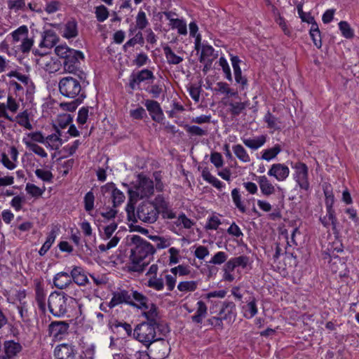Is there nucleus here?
Returning a JSON list of instances; mask_svg holds the SVG:
<instances>
[{
    "instance_id": "nucleus-23",
    "label": "nucleus",
    "mask_w": 359,
    "mask_h": 359,
    "mask_svg": "<svg viewBox=\"0 0 359 359\" xmlns=\"http://www.w3.org/2000/svg\"><path fill=\"white\" fill-rule=\"evenodd\" d=\"M62 36L67 39L75 38L78 35L77 23L69 20L61 27Z\"/></svg>"
},
{
    "instance_id": "nucleus-47",
    "label": "nucleus",
    "mask_w": 359,
    "mask_h": 359,
    "mask_svg": "<svg viewBox=\"0 0 359 359\" xmlns=\"http://www.w3.org/2000/svg\"><path fill=\"white\" fill-rule=\"evenodd\" d=\"M34 173L36 176L44 182L52 183L53 175L50 170H46L41 168L35 170Z\"/></svg>"
},
{
    "instance_id": "nucleus-10",
    "label": "nucleus",
    "mask_w": 359,
    "mask_h": 359,
    "mask_svg": "<svg viewBox=\"0 0 359 359\" xmlns=\"http://www.w3.org/2000/svg\"><path fill=\"white\" fill-rule=\"evenodd\" d=\"M53 355L55 359H75L78 349L72 344L62 343L55 347Z\"/></svg>"
},
{
    "instance_id": "nucleus-40",
    "label": "nucleus",
    "mask_w": 359,
    "mask_h": 359,
    "mask_svg": "<svg viewBox=\"0 0 359 359\" xmlns=\"http://www.w3.org/2000/svg\"><path fill=\"white\" fill-rule=\"evenodd\" d=\"M71 102H62L60 104V107L67 111H74L77 107L83 102L84 99L80 98H71Z\"/></svg>"
},
{
    "instance_id": "nucleus-27",
    "label": "nucleus",
    "mask_w": 359,
    "mask_h": 359,
    "mask_svg": "<svg viewBox=\"0 0 359 359\" xmlns=\"http://www.w3.org/2000/svg\"><path fill=\"white\" fill-rule=\"evenodd\" d=\"M42 37L43 39L39 44L40 47L52 48L58 41V37L51 29L43 32Z\"/></svg>"
},
{
    "instance_id": "nucleus-16",
    "label": "nucleus",
    "mask_w": 359,
    "mask_h": 359,
    "mask_svg": "<svg viewBox=\"0 0 359 359\" xmlns=\"http://www.w3.org/2000/svg\"><path fill=\"white\" fill-rule=\"evenodd\" d=\"M144 105L149 112V114L154 121L161 122L163 118V110L160 106V104L155 100H147Z\"/></svg>"
},
{
    "instance_id": "nucleus-19",
    "label": "nucleus",
    "mask_w": 359,
    "mask_h": 359,
    "mask_svg": "<svg viewBox=\"0 0 359 359\" xmlns=\"http://www.w3.org/2000/svg\"><path fill=\"white\" fill-rule=\"evenodd\" d=\"M22 345L13 340L5 341L4 343V351L5 353L4 356L6 357L7 359L13 358L22 351Z\"/></svg>"
},
{
    "instance_id": "nucleus-18",
    "label": "nucleus",
    "mask_w": 359,
    "mask_h": 359,
    "mask_svg": "<svg viewBox=\"0 0 359 359\" xmlns=\"http://www.w3.org/2000/svg\"><path fill=\"white\" fill-rule=\"evenodd\" d=\"M70 274L74 285L76 284L79 286H85L89 283L86 271L81 266H74Z\"/></svg>"
},
{
    "instance_id": "nucleus-48",
    "label": "nucleus",
    "mask_w": 359,
    "mask_h": 359,
    "mask_svg": "<svg viewBox=\"0 0 359 359\" xmlns=\"http://www.w3.org/2000/svg\"><path fill=\"white\" fill-rule=\"evenodd\" d=\"M247 309L245 311V317L247 318H252L254 317L258 312V309L257 307V302L255 297H252L251 300H250L247 304Z\"/></svg>"
},
{
    "instance_id": "nucleus-52",
    "label": "nucleus",
    "mask_w": 359,
    "mask_h": 359,
    "mask_svg": "<svg viewBox=\"0 0 359 359\" xmlns=\"http://www.w3.org/2000/svg\"><path fill=\"white\" fill-rule=\"evenodd\" d=\"M197 288V282L191 281H182L180 282L177 285V289L181 292H193Z\"/></svg>"
},
{
    "instance_id": "nucleus-62",
    "label": "nucleus",
    "mask_w": 359,
    "mask_h": 359,
    "mask_svg": "<svg viewBox=\"0 0 359 359\" xmlns=\"http://www.w3.org/2000/svg\"><path fill=\"white\" fill-rule=\"evenodd\" d=\"M34 44V40L27 36L23 38L22 43L19 46V50L23 53H27L30 51Z\"/></svg>"
},
{
    "instance_id": "nucleus-30",
    "label": "nucleus",
    "mask_w": 359,
    "mask_h": 359,
    "mask_svg": "<svg viewBox=\"0 0 359 359\" xmlns=\"http://www.w3.org/2000/svg\"><path fill=\"white\" fill-rule=\"evenodd\" d=\"M201 176L205 181L211 184L214 187H215L217 189L221 190L224 187L223 182H222L217 177L213 176L210 172L208 168H205L203 169Z\"/></svg>"
},
{
    "instance_id": "nucleus-5",
    "label": "nucleus",
    "mask_w": 359,
    "mask_h": 359,
    "mask_svg": "<svg viewBox=\"0 0 359 359\" xmlns=\"http://www.w3.org/2000/svg\"><path fill=\"white\" fill-rule=\"evenodd\" d=\"M167 333L158 331L154 324L142 322L137 325L133 330V337L149 348L155 341L163 340Z\"/></svg>"
},
{
    "instance_id": "nucleus-53",
    "label": "nucleus",
    "mask_w": 359,
    "mask_h": 359,
    "mask_svg": "<svg viewBox=\"0 0 359 359\" xmlns=\"http://www.w3.org/2000/svg\"><path fill=\"white\" fill-rule=\"evenodd\" d=\"M186 131L192 136H204L207 135V130L198 126L185 125Z\"/></svg>"
},
{
    "instance_id": "nucleus-26",
    "label": "nucleus",
    "mask_w": 359,
    "mask_h": 359,
    "mask_svg": "<svg viewBox=\"0 0 359 359\" xmlns=\"http://www.w3.org/2000/svg\"><path fill=\"white\" fill-rule=\"evenodd\" d=\"M249 262V258L245 255H241L230 259L226 263V270L233 271L236 267L241 266L245 269Z\"/></svg>"
},
{
    "instance_id": "nucleus-9",
    "label": "nucleus",
    "mask_w": 359,
    "mask_h": 359,
    "mask_svg": "<svg viewBox=\"0 0 359 359\" xmlns=\"http://www.w3.org/2000/svg\"><path fill=\"white\" fill-rule=\"evenodd\" d=\"M292 168L294 169V180L301 189L308 191L310 189L308 166L304 163L297 162Z\"/></svg>"
},
{
    "instance_id": "nucleus-34",
    "label": "nucleus",
    "mask_w": 359,
    "mask_h": 359,
    "mask_svg": "<svg viewBox=\"0 0 359 359\" xmlns=\"http://www.w3.org/2000/svg\"><path fill=\"white\" fill-rule=\"evenodd\" d=\"M167 62L170 65H178L183 61V58L177 55L168 46L163 48Z\"/></svg>"
},
{
    "instance_id": "nucleus-36",
    "label": "nucleus",
    "mask_w": 359,
    "mask_h": 359,
    "mask_svg": "<svg viewBox=\"0 0 359 359\" xmlns=\"http://www.w3.org/2000/svg\"><path fill=\"white\" fill-rule=\"evenodd\" d=\"M22 142L26 145L27 148L33 151L34 154H37L38 156L42 158L47 157L48 154L43 149V148L39 146L36 143L31 142L26 137H23Z\"/></svg>"
},
{
    "instance_id": "nucleus-25",
    "label": "nucleus",
    "mask_w": 359,
    "mask_h": 359,
    "mask_svg": "<svg viewBox=\"0 0 359 359\" xmlns=\"http://www.w3.org/2000/svg\"><path fill=\"white\" fill-rule=\"evenodd\" d=\"M329 210L330 209H326V215L324 217H320V221L324 227L329 228L330 226H332L333 231H335L337 223L335 211L333 208H331L330 212H329Z\"/></svg>"
},
{
    "instance_id": "nucleus-37",
    "label": "nucleus",
    "mask_w": 359,
    "mask_h": 359,
    "mask_svg": "<svg viewBox=\"0 0 359 359\" xmlns=\"http://www.w3.org/2000/svg\"><path fill=\"white\" fill-rule=\"evenodd\" d=\"M249 105V102H231L229 104V111L233 116L240 115L242 111Z\"/></svg>"
},
{
    "instance_id": "nucleus-31",
    "label": "nucleus",
    "mask_w": 359,
    "mask_h": 359,
    "mask_svg": "<svg viewBox=\"0 0 359 359\" xmlns=\"http://www.w3.org/2000/svg\"><path fill=\"white\" fill-rule=\"evenodd\" d=\"M145 285L156 291L163 290L164 288V280L162 275L159 277L157 276H150V277H148Z\"/></svg>"
},
{
    "instance_id": "nucleus-33",
    "label": "nucleus",
    "mask_w": 359,
    "mask_h": 359,
    "mask_svg": "<svg viewBox=\"0 0 359 359\" xmlns=\"http://www.w3.org/2000/svg\"><path fill=\"white\" fill-rule=\"evenodd\" d=\"M281 151V146L277 144L272 148L263 150L262 152L261 159L270 161L274 159Z\"/></svg>"
},
{
    "instance_id": "nucleus-50",
    "label": "nucleus",
    "mask_w": 359,
    "mask_h": 359,
    "mask_svg": "<svg viewBox=\"0 0 359 359\" xmlns=\"http://www.w3.org/2000/svg\"><path fill=\"white\" fill-rule=\"evenodd\" d=\"M55 239V233L54 231H50L46 238V241L43 244L42 247L39 251V253L41 256L44 255L48 250L50 248L51 245L54 243Z\"/></svg>"
},
{
    "instance_id": "nucleus-41",
    "label": "nucleus",
    "mask_w": 359,
    "mask_h": 359,
    "mask_svg": "<svg viewBox=\"0 0 359 359\" xmlns=\"http://www.w3.org/2000/svg\"><path fill=\"white\" fill-rule=\"evenodd\" d=\"M323 192L325 196V203L326 209H330L329 212H330V209L333 208L334 203V196L331 186L330 184H324Z\"/></svg>"
},
{
    "instance_id": "nucleus-54",
    "label": "nucleus",
    "mask_w": 359,
    "mask_h": 359,
    "mask_svg": "<svg viewBox=\"0 0 359 359\" xmlns=\"http://www.w3.org/2000/svg\"><path fill=\"white\" fill-rule=\"evenodd\" d=\"M95 196L90 191L86 194L84 196V208L86 212H90L94 208Z\"/></svg>"
},
{
    "instance_id": "nucleus-46",
    "label": "nucleus",
    "mask_w": 359,
    "mask_h": 359,
    "mask_svg": "<svg viewBox=\"0 0 359 359\" xmlns=\"http://www.w3.org/2000/svg\"><path fill=\"white\" fill-rule=\"evenodd\" d=\"M151 203L156 206V210L159 211V213L163 210H166L168 208H170L169 202L165 200L163 195H158L154 201Z\"/></svg>"
},
{
    "instance_id": "nucleus-49",
    "label": "nucleus",
    "mask_w": 359,
    "mask_h": 359,
    "mask_svg": "<svg viewBox=\"0 0 359 359\" xmlns=\"http://www.w3.org/2000/svg\"><path fill=\"white\" fill-rule=\"evenodd\" d=\"M95 14L97 20L100 22L105 21L109 17V11L104 5H100L95 7Z\"/></svg>"
},
{
    "instance_id": "nucleus-21",
    "label": "nucleus",
    "mask_w": 359,
    "mask_h": 359,
    "mask_svg": "<svg viewBox=\"0 0 359 359\" xmlns=\"http://www.w3.org/2000/svg\"><path fill=\"white\" fill-rule=\"evenodd\" d=\"M6 76L8 77L16 78L20 81L25 86L27 87V92L32 93L34 89V85L28 75L22 74L17 70H13L8 72Z\"/></svg>"
},
{
    "instance_id": "nucleus-58",
    "label": "nucleus",
    "mask_w": 359,
    "mask_h": 359,
    "mask_svg": "<svg viewBox=\"0 0 359 359\" xmlns=\"http://www.w3.org/2000/svg\"><path fill=\"white\" fill-rule=\"evenodd\" d=\"M111 200L113 203V208H115L123 203L125 200V196L122 191L116 188L114 194L111 196Z\"/></svg>"
},
{
    "instance_id": "nucleus-64",
    "label": "nucleus",
    "mask_w": 359,
    "mask_h": 359,
    "mask_svg": "<svg viewBox=\"0 0 359 359\" xmlns=\"http://www.w3.org/2000/svg\"><path fill=\"white\" fill-rule=\"evenodd\" d=\"M227 259V255L224 252H217L210 261V264H222L224 263Z\"/></svg>"
},
{
    "instance_id": "nucleus-1",
    "label": "nucleus",
    "mask_w": 359,
    "mask_h": 359,
    "mask_svg": "<svg viewBox=\"0 0 359 359\" xmlns=\"http://www.w3.org/2000/svg\"><path fill=\"white\" fill-rule=\"evenodd\" d=\"M130 242L134 247L130 250L129 271L141 273L156 253V248L138 235H133Z\"/></svg>"
},
{
    "instance_id": "nucleus-29",
    "label": "nucleus",
    "mask_w": 359,
    "mask_h": 359,
    "mask_svg": "<svg viewBox=\"0 0 359 359\" xmlns=\"http://www.w3.org/2000/svg\"><path fill=\"white\" fill-rule=\"evenodd\" d=\"M208 307L203 301L197 302V309L196 313L191 316V320L194 323L201 324L203 319L207 316Z\"/></svg>"
},
{
    "instance_id": "nucleus-28",
    "label": "nucleus",
    "mask_w": 359,
    "mask_h": 359,
    "mask_svg": "<svg viewBox=\"0 0 359 359\" xmlns=\"http://www.w3.org/2000/svg\"><path fill=\"white\" fill-rule=\"evenodd\" d=\"M35 301L41 313H45L46 311V294L44 290L37 286L35 289Z\"/></svg>"
},
{
    "instance_id": "nucleus-43",
    "label": "nucleus",
    "mask_w": 359,
    "mask_h": 359,
    "mask_svg": "<svg viewBox=\"0 0 359 359\" xmlns=\"http://www.w3.org/2000/svg\"><path fill=\"white\" fill-rule=\"evenodd\" d=\"M29 30L26 25H22L11 33L14 43L23 40V38L27 36Z\"/></svg>"
},
{
    "instance_id": "nucleus-11",
    "label": "nucleus",
    "mask_w": 359,
    "mask_h": 359,
    "mask_svg": "<svg viewBox=\"0 0 359 359\" xmlns=\"http://www.w3.org/2000/svg\"><path fill=\"white\" fill-rule=\"evenodd\" d=\"M154 79L153 72L148 69H144L137 72H133L130 75L128 86L133 90L140 88V83Z\"/></svg>"
},
{
    "instance_id": "nucleus-57",
    "label": "nucleus",
    "mask_w": 359,
    "mask_h": 359,
    "mask_svg": "<svg viewBox=\"0 0 359 359\" xmlns=\"http://www.w3.org/2000/svg\"><path fill=\"white\" fill-rule=\"evenodd\" d=\"M72 117L70 114H63L58 116L57 119V126L61 129L66 128L72 122Z\"/></svg>"
},
{
    "instance_id": "nucleus-61",
    "label": "nucleus",
    "mask_w": 359,
    "mask_h": 359,
    "mask_svg": "<svg viewBox=\"0 0 359 359\" xmlns=\"http://www.w3.org/2000/svg\"><path fill=\"white\" fill-rule=\"evenodd\" d=\"M7 4L8 8L10 10H13L15 11L24 10L25 7V0H8Z\"/></svg>"
},
{
    "instance_id": "nucleus-14",
    "label": "nucleus",
    "mask_w": 359,
    "mask_h": 359,
    "mask_svg": "<svg viewBox=\"0 0 359 359\" xmlns=\"http://www.w3.org/2000/svg\"><path fill=\"white\" fill-rule=\"evenodd\" d=\"M218 314L224 320L233 322L236 316V304L233 302H223Z\"/></svg>"
},
{
    "instance_id": "nucleus-12",
    "label": "nucleus",
    "mask_w": 359,
    "mask_h": 359,
    "mask_svg": "<svg viewBox=\"0 0 359 359\" xmlns=\"http://www.w3.org/2000/svg\"><path fill=\"white\" fill-rule=\"evenodd\" d=\"M69 323L67 321H53L48 325V334L55 340L62 339L68 334Z\"/></svg>"
},
{
    "instance_id": "nucleus-7",
    "label": "nucleus",
    "mask_w": 359,
    "mask_h": 359,
    "mask_svg": "<svg viewBox=\"0 0 359 359\" xmlns=\"http://www.w3.org/2000/svg\"><path fill=\"white\" fill-rule=\"evenodd\" d=\"M142 316L146 318L144 323H151L157 326V330L161 333H168L170 332L168 326L163 323L161 316L159 314L158 308L153 303L149 304V309H144Z\"/></svg>"
},
{
    "instance_id": "nucleus-55",
    "label": "nucleus",
    "mask_w": 359,
    "mask_h": 359,
    "mask_svg": "<svg viewBox=\"0 0 359 359\" xmlns=\"http://www.w3.org/2000/svg\"><path fill=\"white\" fill-rule=\"evenodd\" d=\"M339 27L343 36L346 39H351L353 36V31L349 24L346 21H341L339 23Z\"/></svg>"
},
{
    "instance_id": "nucleus-42",
    "label": "nucleus",
    "mask_w": 359,
    "mask_h": 359,
    "mask_svg": "<svg viewBox=\"0 0 359 359\" xmlns=\"http://www.w3.org/2000/svg\"><path fill=\"white\" fill-rule=\"evenodd\" d=\"M231 197L236 207L241 212L245 213L246 212V208L241 201V196L238 189L235 188L231 191Z\"/></svg>"
},
{
    "instance_id": "nucleus-22",
    "label": "nucleus",
    "mask_w": 359,
    "mask_h": 359,
    "mask_svg": "<svg viewBox=\"0 0 359 359\" xmlns=\"http://www.w3.org/2000/svg\"><path fill=\"white\" fill-rule=\"evenodd\" d=\"M132 300L135 306V308L138 309H149V299L147 297L144 295L136 290H131L130 292Z\"/></svg>"
},
{
    "instance_id": "nucleus-4",
    "label": "nucleus",
    "mask_w": 359,
    "mask_h": 359,
    "mask_svg": "<svg viewBox=\"0 0 359 359\" xmlns=\"http://www.w3.org/2000/svg\"><path fill=\"white\" fill-rule=\"evenodd\" d=\"M78 302L74 297L65 292H53L48 299L49 311L55 317H64L72 307H75Z\"/></svg>"
},
{
    "instance_id": "nucleus-17",
    "label": "nucleus",
    "mask_w": 359,
    "mask_h": 359,
    "mask_svg": "<svg viewBox=\"0 0 359 359\" xmlns=\"http://www.w3.org/2000/svg\"><path fill=\"white\" fill-rule=\"evenodd\" d=\"M53 284L60 290L72 287L74 286L72 276L67 272H60L55 274L53 278Z\"/></svg>"
},
{
    "instance_id": "nucleus-32",
    "label": "nucleus",
    "mask_w": 359,
    "mask_h": 359,
    "mask_svg": "<svg viewBox=\"0 0 359 359\" xmlns=\"http://www.w3.org/2000/svg\"><path fill=\"white\" fill-rule=\"evenodd\" d=\"M266 140V137L265 135H260L256 139L244 138L243 139V142L246 147L253 150H256L264 145Z\"/></svg>"
},
{
    "instance_id": "nucleus-56",
    "label": "nucleus",
    "mask_w": 359,
    "mask_h": 359,
    "mask_svg": "<svg viewBox=\"0 0 359 359\" xmlns=\"http://www.w3.org/2000/svg\"><path fill=\"white\" fill-rule=\"evenodd\" d=\"M175 224L177 226L182 225L185 229H191L194 225V222L182 212L178 216Z\"/></svg>"
},
{
    "instance_id": "nucleus-24",
    "label": "nucleus",
    "mask_w": 359,
    "mask_h": 359,
    "mask_svg": "<svg viewBox=\"0 0 359 359\" xmlns=\"http://www.w3.org/2000/svg\"><path fill=\"white\" fill-rule=\"evenodd\" d=\"M257 182L263 195L269 196L275 193V187L265 175L258 177Z\"/></svg>"
},
{
    "instance_id": "nucleus-51",
    "label": "nucleus",
    "mask_w": 359,
    "mask_h": 359,
    "mask_svg": "<svg viewBox=\"0 0 359 359\" xmlns=\"http://www.w3.org/2000/svg\"><path fill=\"white\" fill-rule=\"evenodd\" d=\"M45 189H46L44 187L41 189L36 186L35 184L31 183H27L25 187V190L27 192V194L36 198L42 196V194L45 191Z\"/></svg>"
},
{
    "instance_id": "nucleus-39",
    "label": "nucleus",
    "mask_w": 359,
    "mask_h": 359,
    "mask_svg": "<svg viewBox=\"0 0 359 359\" xmlns=\"http://www.w3.org/2000/svg\"><path fill=\"white\" fill-rule=\"evenodd\" d=\"M232 149L234 154L243 163H248L250 161L249 154L241 144L233 145Z\"/></svg>"
},
{
    "instance_id": "nucleus-38",
    "label": "nucleus",
    "mask_w": 359,
    "mask_h": 359,
    "mask_svg": "<svg viewBox=\"0 0 359 359\" xmlns=\"http://www.w3.org/2000/svg\"><path fill=\"white\" fill-rule=\"evenodd\" d=\"M136 44H140L142 46L144 44V39L143 38V34L141 31L137 32L133 37L130 39L123 46V50L125 52H126L128 48L133 47Z\"/></svg>"
},
{
    "instance_id": "nucleus-6",
    "label": "nucleus",
    "mask_w": 359,
    "mask_h": 359,
    "mask_svg": "<svg viewBox=\"0 0 359 359\" xmlns=\"http://www.w3.org/2000/svg\"><path fill=\"white\" fill-rule=\"evenodd\" d=\"M154 182L143 174H139L133 186L128 189L130 201L148 198L154 194Z\"/></svg>"
},
{
    "instance_id": "nucleus-63",
    "label": "nucleus",
    "mask_w": 359,
    "mask_h": 359,
    "mask_svg": "<svg viewBox=\"0 0 359 359\" xmlns=\"http://www.w3.org/2000/svg\"><path fill=\"white\" fill-rule=\"evenodd\" d=\"M8 85L10 88H12L14 90L16 97H20L21 96H23V95L25 93L24 88L16 81L11 80L8 83Z\"/></svg>"
},
{
    "instance_id": "nucleus-59",
    "label": "nucleus",
    "mask_w": 359,
    "mask_h": 359,
    "mask_svg": "<svg viewBox=\"0 0 359 359\" xmlns=\"http://www.w3.org/2000/svg\"><path fill=\"white\" fill-rule=\"evenodd\" d=\"M89 107H83L78 112L76 121L80 125H83L86 123L88 117Z\"/></svg>"
},
{
    "instance_id": "nucleus-44",
    "label": "nucleus",
    "mask_w": 359,
    "mask_h": 359,
    "mask_svg": "<svg viewBox=\"0 0 359 359\" xmlns=\"http://www.w3.org/2000/svg\"><path fill=\"white\" fill-rule=\"evenodd\" d=\"M169 25L172 29H177L179 34L186 35L187 34V24L182 19L175 18Z\"/></svg>"
},
{
    "instance_id": "nucleus-35",
    "label": "nucleus",
    "mask_w": 359,
    "mask_h": 359,
    "mask_svg": "<svg viewBox=\"0 0 359 359\" xmlns=\"http://www.w3.org/2000/svg\"><path fill=\"white\" fill-rule=\"evenodd\" d=\"M13 119L18 124L26 129L32 130L33 128L29 121V114L27 110L19 113Z\"/></svg>"
},
{
    "instance_id": "nucleus-8",
    "label": "nucleus",
    "mask_w": 359,
    "mask_h": 359,
    "mask_svg": "<svg viewBox=\"0 0 359 359\" xmlns=\"http://www.w3.org/2000/svg\"><path fill=\"white\" fill-rule=\"evenodd\" d=\"M159 215V211L151 202H143L137 207L136 215L142 222L148 224L154 223Z\"/></svg>"
},
{
    "instance_id": "nucleus-2",
    "label": "nucleus",
    "mask_w": 359,
    "mask_h": 359,
    "mask_svg": "<svg viewBox=\"0 0 359 359\" xmlns=\"http://www.w3.org/2000/svg\"><path fill=\"white\" fill-rule=\"evenodd\" d=\"M86 74L80 72V74L74 76H68L62 78L58 83L60 94L67 98L86 97Z\"/></svg>"
},
{
    "instance_id": "nucleus-3",
    "label": "nucleus",
    "mask_w": 359,
    "mask_h": 359,
    "mask_svg": "<svg viewBox=\"0 0 359 359\" xmlns=\"http://www.w3.org/2000/svg\"><path fill=\"white\" fill-rule=\"evenodd\" d=\"M55 54L63 59L62 65L64 70L74 75L80 74L81 61L83 60L85 57L80 50L70 48L66 44L59 45L55 48Z\"/></svg>"
},
{
    "instance_id": "nucleus-20",
    "label": "nucleus",
    "mask_w": 359,
    "mask_h": 359,
    "mask_svg": "<svg viewBox=\"0 0 359 359\" xmlns=\"http://www.w3.org/2000/svg\"><path fill=\"white\" fill-rule=\"evenodd\" d=\"M109 327L114 333H118L120 329H122L125 334H123V337L125 335L128 337L133 336V330L132 326L127 323H122L117 320H110L109 322Z\"/></svg>"
},
{
    "instance_id": "nucleus-15",
    "label": "nucleus",
    "mask_w": 359,
    "mask_h": 359,
    "mask_svg": "<svg viewBox=\"0 0 359 359\" xmlns=\"http://www.w3.org/2000/svg\"><path fill=\"white\" fill-rule=\"evenodd\" d=\"M268 175L275 177L278 181L285 180L290 175L289 168L283 163H274L268 171Z\"/></svg>"
},
{
    "instance_id": "nucleus-45",
    "label": "nucleus",
    "mask_w": 359,
    "mask_h": 359,
    "mask_svg": "<svg viewBox=\"0 0 359 359\" xmlns=\"http://www.w3.org/2000/svg\"><path fill=\"white\" fill-rule=\"evenodd\" d=\"M136 28L140 30L144 29L149 25V20L147 18L146 13L142 10H140L136 18Z\"/></svg>"
},
{
    "instance_id": "nucleus-60",
    "label": "nucleus",
    "mask_w": 359,
    "mask_h": 359,
    "mask_svg": "<svg viewBox=\"0 0 359 359\" xmlns=\"http://www.w3.org/2000/svg\"><path fill=\"white\" fill-rule=\"evenodd\" d=\"M219 64L222 68L224 73L225 74L226 79L229 81H232L231 69L227 62V60L224 57H221L219 60Z\"/></svg>"
},
{
    "instance_id": "nucleus-13",
    "label": "nucleus",
    "mask_w": 359,
    "mask_h": 359,
    "mask_svg": "<svg viewBox=\"0 0 359 359\" xmlns=\"http://www.w3.org/2000/svg\"><path fill=\"white\" fill-rule=\"evenodd\" d=\"M121 304L135 306L129 291L121 290L112 293V297L110 300L111 308H114Z\"/></svg>"
}]
</instances>
